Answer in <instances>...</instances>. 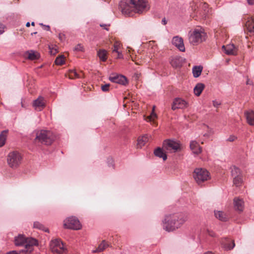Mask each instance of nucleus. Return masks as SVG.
Listing matches in <instances>:
<instances>
[{
	"mask_svg": "<svg viewBox=\"0 0 254 254\" xmlns=\"http://www.w3.org/2000/svg\"><path fill=\"white\" fill-rule=\"evenodd\" d=\"M188 219L184 213H177L166 215L163 221V227L168 232L176 230L180 228Z\"/></svg>",
	"mask_w": 254,
	"mask_h": 254,
	"instance_id": "obj_1",
	"label": "nucleus"
},
{
	"mask_svg": "<svg viewBox=\"0 0 254 254\" xmlns=\"http://www.w3.org/2000/svg\"><path fill=\"white\" fill-rule=\"evenodd\" d=\"M130 3L132 7L126 2H122L120 5L122 13L126 16H132L133 11L140 13L148 9L146 0H130Z\"/></svg>",
	"mask_w": 254,
	"mask_h": 254,
	"instance_id": "obj_2",
	"label": "nucleus"
},
{
	"mask_svg": "<svg viewBox=\"0 0 254 254\" xmlns=\"http://www.w3.org/2000/svg\"><path fill=\"white\" fill-rule=\"evenodd\" d=\"M14 244L16 246L25 247L22 252L31 253L33 251L34 246L38 245V241L36 239L32 238H26L23 235L19 234L14 238Z\"/></svg>",
	"mask_w": 254,
	"mask_h": 254,
	"instance_id": "obj_3",
	"label": "nucleus"
},
{
	"mask_svg": "<svg viewBox=\"0 0 254 254\" xmlns=\"http://www.w3.org/2000/svg\"><path fill=\"white\" fill-rule=\"evenodd\" d=\"M55 138V136L52 131L47 130H41L37 132L35 141V142H39L42 144L49 145L52 143Z\"/></svg>",
	"mask_w": 254,
	"mask_h": 254,
	"instance_id": "obj_4",
	"label": "nucleus"
},
{
	"mask_svg": "<svg viewBox=\"0 0 254 254\" xmlns=\"http://www.w3.org/2000/svg\"><path fill=\"white\" fill-rule=\"evenodd\" d=\"M206 34L203 29L195 28L189 33L190 42L193 45L201 43L205 40Z\"/></svg>",
	"mask_w": 254,
	"mask_h": 254,
	"instance_id": "obj_5",
	"label": "nucleus"
},
{
	"mask_svg": "<svg viewBox=\"0 0 254 254\" xmlns=\"http://www.w3.org/2000/svg\"><path fill=\"white\" fill-rule=\"evenodd\" d=\"M22 158L21 154L18 152H10L7 157V164L10 168H16L21 164Z\"/></svg>",
	"mask_w": 254,
	"mask_h": 254,
	"instance_id": "obj_6",
	"label": "nucleus"
},
{
	"mask_svg": "<svg viewBox=\"0 0 254 254\" xmlns=\"http://www.w3.org/2000/svg\"><path fill=\"white\" fill-rule=\"evenodd\" d=\"M193 177L196 182L200 185L209 178V172L202 168H196L193 172Z\"/></svg>",
	"mask_w": 254,
	"mask_h": 254,
	"instance_id": "obj_7",
	"label": "nucleus"
},
{
	"mask_svg": "<svg viewBox=\"0 0 254 254\" xmlns=\"http://www.w3.org/2000/svg\"><path fill=\"white\" fill-rule=\"evenodd\" d=\"M64 227L73 230H79L81 226L79 221L75 217H70L64 221Z\"/></svg>",
	"mask_w": 254,
	"mask_h": 254,
	"instance_id": "obj_8",
	"label": "nucleus"
},
{
	"mask_svg": "<svg viewBox=\"0 0 254 254\" xmlns=\"http://www.w3.org/2000/svg\"><path fill=\"white\" fill-rule=\"evenodd\" d=\"M50 248L53 253L57 254H62L66 251L63 243L59 239L52 240L50 243Z\"/></svg>",
	"mask_w": 254,
	"mask_h": 254,
	"instance_id": "obj_9",
	"label": "nucleus"
},
{
	"mask_svg": "<svg viewBox=\"0 0 254 254\" xmlns=\"http://www.w3.org/2000/svg\"><path fill=\"white\" fill-rule=\"evenodd\" d=\"M180 144L172 140H166L164 141L163 148L168 152H175L180 149Z\"/></svg>",
	"mask_w": 254,
	"mask_h": 254,
	"instance_id": "obj_10",
	"label": "nucleus"
},
{
	"mask_svg": "<svg viewBox=\"0 0 254 254\" xmlns=\"http://www.w3.org/2000/svg\"><path fill=\"white\" fill-rule=\"evenodd\" d=\"M109 80L114 83L126 85L127 83V78L122 75L113 73L109 77Z\"/></svg>",
	"mask_w": 254,
	"mask_h": 254,
	"instance_id": "obj_11",
	"label": "nucleus"
},
{
	"mask_svg": "<svg viewBox=\"0 0 254 254\" xmlns=\"http://www.w3.org/2000/svg\"><path fill=\"white\" fill-rule=\"evenodd\" d=\"M187 106L188 103L185 100L182 98H176L173 102L172 109L175 110L177 109H184L187 108Z\"/></svg>",
	"mask_w": 254,
	"mask_h": 254,
	"instance_id": "obj_12",
	"label": "nucleus"
},
{
	"mask_svg": "<svg viewBox=\"0 0 254 254\" xmlns=\"http://www.w3.org/2000/svg\"><path fill=\"white\" fill-rule=\"evenodd\" d=\"M245 20V27L250 34H254V18L249 16L244 18Z\"/></svg>",
	"mask_w": 254,
	"mask_h": 254,
	"instance_id": "obj_13",
	"label": "nucleus"
},
{
	"mask_svg": "<svg viewBox=\"0 0 254 254\" xmlns=\"http://www.w3.org/2000/svg\"><path fill=\"white\" fill-rule=\"evenodd\" d=\"M221 243L223 248L226 251L231 250L235 246L234 241L227 238L222 239Z\"/></svg>",
	"mask_w": 254,
	"mask_h": 254,
	"instance_id": "obj_14",
	"label": "nucleus"
},
{
	"mask_svg": "<svg viewBox=\"0 0 254 254\" xmlns=\"http://www.w3.org/2000/svg\"><path fill=\"white\" fill-rule=\"evenodd\" d=\"M172 42L180 51H185V48L182 38L179 36H175L173 37Z\"/></svg>",
	"mask_w": 254,
	"mask_h": 254,
	"instance_id": "obj_15",
	"label": "nucleus"
},
{
	"mask_svg": "<svg viewBox=\"0 0 254 254\" xmlns=\"http://www.w3.org/2000/svg\"><path fill=\"white\" fill-rule=\"evenodd\" d=\"M222 48L224 49L225 52L227 55H234L237 52V48L233 44L223 46Z\"/></svg>",
	"mask_w": 254,
	"mask_h": 254,
	"instance_id": "obj_16",
	"label": "nucleus"
},
{
	"mask_svg": "<svg viewBox=\"0 0 254 254\" xmlns=\"http://www.w3.org/2000/svg\"><path fill=\"white\" fill-rule=\"evenodd\" d=\"M33 106L36 110L41 111L45 106L44 98L41 96L38 97L34 101Z\"/></svg>",
	"mask_w": 254,
	"mask_h": 254,
	"instance_id": "obj_17",
	"label": "nucleus"
},
{
	"mask_svg": "<svg viewBox=\"0 0 254 254\" xmlns=\"http://www.w3.org/2000/svg\"><path fill=\"white\" fill-rule=\"evenodd\" d=\"M190 146L193 154L198 155L201 152V148L196 141H191Z\"/></svg>",
	"mask_w": 254,
	"mask_h": 254,
	"instance_id": "obj_18",
	"label": "nucleus"
},
{
	"mask_svg": "<svg viewBox=\"0 0 254 254\" xmlns=\"http://www.w3.org/2000/svg\"><path fill=\"white\" fill-rule=\"evenodd\" d=\"M170 64L174 67H179L182 64V58L178 56L172 57L170 61Z\"/></svg>",
	"mask_w": 254,
	"mask_h": 254,
	"instance_id": "obj_19",
	"label": "nucleus"
},
{
	"mask_svg": "<svg viewBox=\"0 0 254 254\" xmlns=\"http://www.w3.org/2000/svg\"><path fill=\"white\" fill-rule=\"evenodd\" d=\"M234 205L235 209L240 212L243 211L244 208V201L242 199L239 198H235L234 199Z\"/></svg>",
	"mask_w": 254,
	"mask_h": 254,
	"instance_id": "obj_20",
	"label": "nucleus"
},
{
	"mask_svg": "<svg viewBox=\"0 0 254 254\" xmlns=\"http://www.w3.org/2000/svg\"><path fill=\"white\" fill-rule=\"evenodd\" d=\"M248 123L251 126H254V112L249 111L245 113Z\"/></svg>",
	"mask_w": 254,
	"mask_h": 254,
	"instance_id": "obj_21",
	"label": "nucleus"
},
{
	"mask_svg": "<svg viewBox=\"0 0 254 254\" xmlns=\"http://www.w3.org/2000/svg\"><path fill=\"white\" fill-rule=\"evenodd\" d=\"M109 247V245L105 240L102 241V243L99 245L98 248L92 251L93 253H100L104 251L107 248Z\"/></svg>",
	"mask_w": 254,
	"mask_h": 254,
	"instance_id": "obj_22",
	"label": "nucleus"
},
{
	"mask_svg": "<svg viewBox=\"0 0 254 254\" xmlns=\"http://www.w3.org/2000/svg\"><path fill=\"white\" fill-rule=\"evenodd\" d=\"M149 140L148 135L145 134L138 138L137 140V147L141 148Z\"/></svg>",
	"mask_w": 254,
	"mask_h": 254,
	"instance_id": "obj_23",
	"label": "nucleus"
},
{
	"mask_svg": "<svg viewBox=\"0 0 254 254\" xmlns=\"http://www.w3.org/2000/svg\"><path fill=\"white\" fill-rule=\"evenodd\" d=\"M205 87L204 84L201 83H197L193 89L194 94L199 96Z\"/></svg>",
	"mask_w": 254,
	"mask_h": 254,
	"instance_id": "obj_24",
	"label": "nucleus"
},
{
	"mask_svg": "<svg viewBox=\"0 0 254 254\" xmlns=\"http://www.w3.org/2000/svg\"><path fill=\"white\" fill-rule=\"evenodd\" d=\"M154 155L159 158H163V160L165 161L167 159V155L164 152L163 149L160 147L157 148L154 151Z\"/></svg>",
	"mask_w": 254,
	"mask_h": 254,
	"instance_id": "obj_25",
	"label": "nucleus"
},
{
	"mask_svg": "<svg viewBox=\"0 0 254 254\" xmlns=\"http://www.w3.org/2000/svg\"><path fill=\"white\" fill-rule=\"evenodd\" d=\"M203 67L201 65L194 66L192 67L193 76L196 78L200 76L202 71Z\"/></svg>",
	"mask_w": 254,
	"mask_h": 254,
	"instance_id": "obj_26",
	"label": "nucleus"
},
{
	"mask_svg": "<svg viewBox=\"0 0 254 254\" xmlns=\"http://www.w3.org/2000/svg\"><path fill=\"white\" fill-rule=\"evenodd\" d=\"M215 216L216 218L222 221H227L228 217L223 211H215Z\"/></svg>",
	"mask_w": 254,
	"mask_h": 254,
	"instance_id": "obj_27",
	"label": "nucleus"
},
{
	"mask_svg": "<svg viewBox=\"0 0 254 254\" xmlns=\"http://www.w3.org/2000/svg\"><path fill=\"white\" fill-rule=\"evenodd\" d=\"M28 59L30 60H35L39 58V55L37 52H35L33 51H28L26 53Z\"/></svg>",
	"mask_w": 254,
	"mask_h": 254,
	"instance_id": "obj_28",
	"label": "nucleus"
},
{
	"mask_svg": "<svg viewBox=\"0 0 254 254\" xmlns=\"http://www.w3.org/2000/svg\"><path fill=\"white\" fill-rule=\"evenodd\" d=\"M68 77L70 79L80 78L82 75L78 73L75 69H70L69 70Z\"/></svg>",
	"mask_w": 254,
	"mask_h": 254,
	"instance_id": "obj_29",
	"label": "nucleus"
},
{
	"mask_svg": "<svg viewBox=\"0 0 254 254\" xmlns=\"http://www.w3.org/2000/svg\"><path fill=\"white\" fill-rule=\"evenodd\" d=\"M200 6L201 7L204 11L202 16L204 18L207 17L208 16V13L209 12L208 5L206 3H201L200 4Z\"/></svg>",
	"mask_w": 254,
	"mask_h": 254,
	"instance_id": "obj_30",
	"label": "nucleus"
},
{
	"mask_svg": "<svg viewBox=\"0 0 254 254\" xmlns=\"http://www.w3.org/2000/svg\"><path fill=\"white\" fill-rule=\"evenodd\" d=\"M7 130H3L0 134V147L3 146L5 142Z\"/></svg>",
	"mask_w": 254,
	"mask_h": 254,
	"instance_id": "obj_31",
	"label": "nucleus"
},
{
	"mask_svg": "<svg viewBox=\"0 0 254 254\" xmlns=\"http://www.w3.org/2000/svg\"><path fill=\"white\" fill-rule=\"evenodd\" d=\"M231 174L232 177L234 178L242 175V173L239 168L233 166L231 168Z\"/></svg>",
	"mask_w": 254,
	"mask_h": 254,
	"instance_id": "obj_32",
	"label": "nucleus"
},
{
	"mask_svg": "<svg viewBox=\"0 0 254 254\" xmlns=\"http://www.w3.org/2000/svg\"><path fill=\"white\" fill-rule=\"evenodd\" d=\"M98 56L100 59L103 62H105L107 60V52L105 50H100L98 52Z\"/></svg>",
	"mask_w": 254,
	"mask_h": 254,
	"instance_id": "obj_33",
	"label": "nucleus"
},
{
	"mask_svg": "<svg viewBox=\"0 0 254 254\" xmlns=\"http://www.w3.org/2000/svg\"><path fill=\"white\" fill-rule=\"evenodd\" d=\"M242 182V175L233 178V183L236 187L240 186Z\"/></svg>",
	"mask_w": 254,
	"mask_h": 254,
	"instance_id": "obj_34",
	"label": "nucleus"
},
{
	"mask_svg": "<svg viewBox=\"0 0 254 254\" xmlns=\"http://www.w3.org/2000/svg\"><path fill=\"white\" fill-rule=\"evenodd\" d=\"M34 228L42 230L45 232H48V229L45 228L42 224L38 222H35L33 224Z\"/></svg>",
	"mask_w": 254,
	"mask_h": 254,
	"instance_id": "obj_35",
	"label": "nucleus"
},
{
	"mask_svg": "<svg viewBox=\"0 0 254 254\" xmlns=\"http://www.w3.org/2000/svg\"><path fill=\"white\" fill-rule=\"evenodd\" d=\"M55 63L57 65H63L64 63V56H60L57 57Z\"/></svg>",
	"mask_w": 254,
	"mask_h": 254,
	"instance_id": "obj_36",
	"label": "nucleus"
},
{
	"mask_svg": "<svg viewBox=\"0 0 254 254\" xmlns=\"http://www.w3.org/2000/svg\"><path fill=\"white\" fill-rule=\"evenodd\" d=\"M120 46L121 44L119 42H115L113 46V52H118Z\"/></svg>",
	"mask_w": 254,
	"mask_h": 254,
	"instance_id": "obj_37",
	"label": "nucleus"
},
{
	"mask_svg": "<svg viewBox=\"0 0 254 254\" xmlns=\"http://www.w3.org/2000/svg\"><path fill=\"white\" fill-rule=\"evenodd\" d=\"M156 117V115L154 113L153 111L151 113V115L147 117V122H152L154 121L155 118Z\"/></svg>",
	"mask_w": 254,
	"mask_h": 254,
	"instance_id": "obj_38",
	"label": "nucleus"
},
{
	"mask_svg": "<svg viewBox=\"0 0 254 254\" xmlns=\"http://www.w3.org/2000/svg\"><path fill=\"white\" fill-rule=\"evenodd\" d=\"M74 50L77 52H82L83 51L84 48L81 44H79L75 47Z\"/></svg>",
	"mask_w": 254,
	"mask_h": 254,
	"instance_id": "obj_39",
	"label": "nucleus"
},
{
	"mask_svg": "<svg viewBox=\"0 0 254 254\" xmlns=\"http://www.w3.org/2000/svg\"><path fill=\"white\" fill-rule=\"evenodd\" d=\"M110 84H105L101 86V89L104 92L109 91Z\"/></svg>",
	"mask_w": 254,
	"mask_h": 254,
	"instance_id": "obj_40",
	"label": "nucleus"
},
{
	"mask_svg": "<svg viewBox=\"0 0 254 254\" xmlns=\"http://www.w3.org/2000/svg\"><path fill=\"white\" fill-rule=\"evenodd\" d=\"M207 233L211 237H214L216 236L215 233L211 230H208Z\"/></svg>",
	"mask_w": 254,
	"mask_h": 254,
	"instance_id": "obj_41",
	"label": "nucleus"
},
{
	"mask_svg": "<svg viewBox=\"0 0 254 254\" xmlns=\"http://www.w3.org/2000/svg\"><path fill=\"white\" fill-rule=\"evenodd\" d=\"M5 26L4 25L0 23V35L2 34L4 32Z\"/></svg>",
	"mask_w": 254,
	"mask_h": 254,
	"instance_id": "obj_42",
	"label": "nucleus"
},
{
	"mask_svg": "<svg viewBox=\"0 0 254 254\" xmlns=\"http://www.w3.org/2000/svg\"><path fill=\"white\" fill-rule=\"evenodd\" d=\"M107 163H108V165L109 166H113V159L112 158H108Z\"/></svg>",
	"mask_w": 254,
	"mask_h": 254,
	"instance_id": "obj_43",
	"label": "nucleus"
},
{
	"mask_svg": "<svg viewBox=\"0 0 254 254\" xmlns=\"http://www.w3.org/2000/svg\"><path fill=\"white\" fill-rule=\"evenodd\" d=\"M213 105L215 107L218 108L220 105V103L217 101H213Z\"/></svg>",
	"mask_w": 254,
	"mask_h": 254,
	"instance_id": "obj_44",
	"label": "nucleus"
},
{
	"mask_svg": "<svg viewBox=\"0 0 254 254\" xmlns=\"http://www.w3.org/2000/svg\"><path fill=\"white\" fill-rule=\"evenodd\" d=\"M118 54V59H122L123 58V55L122 53L119 51L118 52H116Z\"/></svg>",
	"mask_w": 254,
	"mask_h": 254,
	"instance_id": "obj_45",
	"label": "nucleus"
},
{
	"mask_svg": "<svg viewBox=\"0 0 254 254\" xmlns=\"http://www.w3.org/2000/svg\"><path fill=\"white\" fill-rule=\"evenodd\" d=\"M40 25H41L42 26H43L45 27V28H44L45 30H46L47 31H49L50 30V26L49 25H44L42 23H41Z\"/></svg>",
	"mask_w": 254,
	"mask_h": 254,
	"instance_id": "obj_46",
	"label": "nucleus"
},
{
	"mask_svg": "<svg viewBox=\"0 0 254 254\" xmlns=\"http://www.w3.org/2000/svg\"><path fill=\"white\" fill-rule=\"evenodd\" d=\"M235 138L236 137L234 136H230L228 140L230 141H233L235 140Z\"/></svg>",
	"mask_w": 254,
	"mask_h": 254,
	"instance_id": "obj_47",
	"label": "nucleus"
},
{
	"mask_svg": "<svg viewBox=\"0 0 254 254\" xmlns=\"http://www.w3.org/2000/svg\"><path fill=\"white\" fill-rule=\"evenodd\" d=\"M248 3L250 5L254 4V0H247Z\"/></svg>",
	"mask_w": 254,
	"mask_h": 254,
	"instance_id": "obj_48",
	"label": "nucleus"
},
{
	"mask_svg": "<svg viewBox=\"0 0 254 254\" xmlns=\"http://www.w3.org/2000/svg\"><path fill=\"white\" fill-rule=\"evenodd\" d=\"M108 25H106V24H100V26L102 27H103L104 29H105L106 30H108V29L107 28V27L108 26Z\"/></svg>",
	"mask_w": 254,
	"mask_h": 254,
	"instance_id": "obj_49",
	"label": "nucleus"
},
{
	"mask_svg": "<svg viewBox=\"0 0 254 254\" xmlns=\"http://www.w3.org/2000/svg\"><path fill=\"white\" fill-rule=\"evenodd\" d=\"M162 23L163 25H166L167 24V20L165 19V18L162 20Z\"/></svg>",
	"mask_w": 254,
	"mask_h": 254,
	"instance_id": "obj_50",
	"label": "nucleus"
},
{
	"mask_svg": "<svg viewBox=\"0 0 254 254\" xmlns=\"http://www.w3.org/2000/svg\"><path fill=\"white\" fill-rule=\"evenodd\" d=\"M6 254H18L16 251H11V252H10L7 253Z\"/></svg>",
	"mask_w": 254,
	"mask_h": 254,
	"instance_id": "obj_51",
	"label": "nucleus"
},
{
	"mask_svg": "<svg viewBox=\"0 0 254 254\" xmlns=\"http://www.w3.org/2000/svg\"><path fill=\"white\" fill-rule=\"evenodd\" d=\"M204 254H215L214 253H213L211 251H208L207 252H205V253H204Z\"/></svg>",
	"mask_w": 254,
	"mask_h": 254,
	"instance_id": "obj_52",
	"label": "nucleus"
},
{
	"mask_svg": "<svg viewBox=\"0 0 254 254\" xmlns=\"http://www.w3.org/2000/svg\"><path fill=\"white\" fill-rule=\"evenodd\" d=\"M251 83L250 82V81L249 79H248L247 81V84H251Z\"/></svg>",
	"mask_w": 254,
	"mask_h": 254,
	"instance_id": "obj_53",
	"label": "nucleus"
},
{
	"mask_svg": "<svg viewBox=\"0 0 254 254\" xmlns=\"http://www.w3.org/2000/svg\"><path fill=\"white\" fill-rule=\"evenodd\" d=\"M26 27H29L30 26V23L29 22H28L26 24Z\"/></svg>",
	"mask_w": 254,
	"mask_h": 254,
	"instance_id": "obj_54",
	"label": "nucleus"
},
{
	"mask_svg": "<svg viewBox=\"0 0 254 254\" xmlns=\"http://www.w3.org/2000/svg\"><path fill=\"white\" fill-rule=\"evenodd\" d=\"M31 25H32V26H34V25H35V23H34V22H32L31 23Z\"/></svg>",
	"mask_w": 254,
	"mask_h": 254,
	"instance_id": "obj_55",
	"label": "nucleus"
},
{
	"mask_svg": "<svg viewBox=\"0 0 254 254\" xmlns=\"http://www.w3.org/2000/svg\"><path fill=\"white\" fill-rule=\"evenodd\" d=\"M36 33H37V32H34V33H31V35H33V34H36Z\"/></svg>",
	"mask_w": 254,
	"mask_h": 254,
	"instance_id": "obj_56",
	"label": "nucleus"
},
{
	"mask_svg": "<svg viewBox=\"0 0 254 254\" xmlns=\"http://www.w3.org/2000/svg\"><path fill=\"white\" fill-rule=\"evenodd\" d=\"M57 53V51H56V50H55V53ZM55 54V53H54V54Z\"/></svg>",
	"mask_w": 254,
	"mask_h": 254,
	"instance_id": "obj_57",
	"label": "nucleus"
}]
</instances>
